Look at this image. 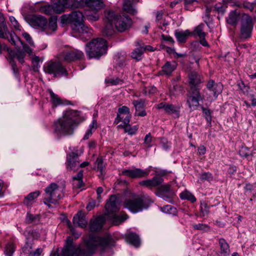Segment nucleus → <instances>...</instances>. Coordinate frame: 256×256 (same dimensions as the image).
<instances>
[{
	"mask_svg": "<svg viewBox=\"0 0 256 256\" xmlns=\"http://www.w3.org/2000/svg\"><path fill=\"white\" fill-rule=\"evenodd\" d=\"M240 22V37L244 39L250 38L253 29V23L252 17H242Z\"/></svg>",
	"mask_w": 256,
	"mask_h": 256,
	"instance_id": "9b49d317",
	"label": "nucleus"
},
{
	"mask_svg": "<svg viewBox=\"0 0 256 256\" xmlns=\"http://www.w3.org/2000/svg\"><path fill=\"white\" fill-rule=\"evenodd\" d=\"M97 128V122L96 120L94 119L92 120V122L89 125L88 130H90V131L94 132Z\"/></svg>",
	"mask_w": 256,
	"mask_h": 256,
	"instance_id": "69168bd1",
	"label": "nucleus"
},
{
	"mask_svg": "<svg viewBox=\"0 0 256 256\" xmlns=\"http://www.w3.org/2000/svg\"><path fill=\"white\" fill-rule=\"evenodd\" d=\"M226 6L224 4H222L221 3L216 4L214 8L209 10L208 8H206V11H214L218 12V14H224L226 11Z\"/></svg>",
	"mask_w": 256,
	"mask_h": 256,
	"instance_id": "72a5a7b5",
	"label": "nucleus"
},
{
	"mask_svg": "<svg viewBox=\"0 0 256 256\" xmlns=\"http://www.w3.org/2000/svg\"><path fill=\"white\" fill-rule=\"evenodd\" d=\"M202 112L206 119L208 122L212 121L211 112L209 109L202 107Z\"/></svg>",
	"mask_w": 256,
	"mask_h": 256,
	"instance_id": "4d7b16f0",
	"label": "nucleus"
},
{
	"mask_svg": "<svg viewBox=\"0 0 256 256\" xmlns=\"http://www.w3.org/2000/svg\"><path fill=\"white\" fill-rule=\"evenodd\" d=\"M206 88L212 92L214 98L216 99L218 94L222 91L223 86L220 82H215L212 80H208L206 84Z\"/></svg>",
	"mask_w": 256,
	"mask_h": 256,
	"instance_id": "6ab92c4d",
	"label": "nucleus"
},
{
	"mask_svg": "<svg viewBox=\"0 0 256 256\" xmlns=\"http://www.w3.org/2000/svg\"><path fill=\"white\" fill-rule=\"evenodd\" d=\"M238 17H227L226 22L232 26H235L238 20Z\"/></svg>",
	"mask_w": 256,
	"mask_h": 256,
	"instance_id": "bf43d9fd",
	"label": "nucleus"
},
{
	"mask_svg": "<svg viewBox=\"0 0 256 256\" xmlns=\"http://www.w3.org/2000/svg\"><path fill=\"white\" fill-rule=\"evenodd\" d=\"M157 109H163L166 113L173 116L174 118H178L180 114V107L176 105L165 102H160L156 105Z\"/></svg>",
	"mask_w": 256,
	"mask_h": 256,
	"instance_id": "dca6fc26",
	"label": "nucleus"
},
{
	"mask_svg": "<svg viewBox=\"0 0 256 256\" xmlns=\"http://www.w3.org/2000/svg\"><path fill=\"white\" fill-rule=\"evenodd\" d=\"M126 242L134 246L138 247L140 244V238L138 234L134 232H130L126 236Z\"/></svg>",
	"mask_w": 256,
	"mask_h": 256,
	"instance_id": "a878e982",
	"label": "nucleus"
},
{
	"mask_svg": "<svg viewBox=\"0 0 256 256\" xmlns=\"http://www.w3.org/2000/svg\"><path fill=\"white\" fill-rule=\"evenodd\" d=\"M191 35V32L188 30H176L174 31V36L177 41L180 44L186 42L188 36Z\"/></svg>",
	"mask_w": 256,
	"mask_h": 256,
	"instance_id": "393cba45",
	"label": "nucleus"
},
{
	"mask_svg": "<svg viewBox=\"0 0 256 256\" xmlns=\"http://www.w3.org/2000/svg\"><path fill=\"white\" fill-rule=\"evenodd\" d=\"M83 178V170H80L76 175L72 177L74 181H76V183L74 182L73 184H75L78 188H81L82 186L84 183L82 181Z\"/></svg>",
	"mask_w": 256,
	"mask_h": 256,
	"instance_id": "f704fd0d",
	"label": "nucleus"
},
{
	"mask_svg": "<svg viewBox=\"0 0 256 256\" xmlns=\"http://www.w3.org/2000/svg\"><path fill=\"white\" fill-rule=\"evenodd\" d=\"M125 118H126V114H121V116H120V114H117V116L115 119V122L116 124H118L119 122H122L124 123V125L128 124L131 118H128V122L125 121Z\"/></svg>",
	"mask_w": 256,
	"mask_h": 256,
	"instance_id": "5fc2aeb1",
	"label": "nucleus"
},
{
	"mask_svg": "<svg viewBox=\"0 0 256 256\" xmlns=\"http://www.w3.org/2000/svg\"><path fill=\"white\" fill-rule=\"evenodd\" d=\"M210 206L205 202H202L200 203V212L203 216L208 215L209 212Z\"/></svg>",
	"mask_w": 256,
	"mask_h": 256,
	"instance_id": "3c124183",
	"label": "nucleus"
},
{
	"mask_svg": "<svg viewBox=\"0 0 256 256\" xmlns=\"http://www.w3.org/2000/svg\"><path fill=\"white\" fill-rule=\"evenodd\" d=\"M158 188L159 192L164 194L172 192L170 190V186L168 184L160 185L158 187Z\"/></svg>",
	"mask_w": 256,
	"mask_h": 256,
	"instance_id": "603ef678",
	"label": "nucleus"
},
{
	"mask_svg": "<svg viewBox=\"0 0 256 256\" xmlns=\"http://www.w3.org/2000/svg\"><path fill=\"white\" fill-rule=\"evenodd\" d=\"M188 78L190 88L187 94V103L189 108L194 110L199 106V102L204 99L200 94L201 76L196 71H192L188 74Z\"/></svg>",
	"mask_w": 256,
	"mask_h": 256,
	"instance_id": "7ed1b4c3",
	"label": "nucleus"
},
{
	"mask_svg": "<svg viewBox=\"0 0 256 256\" xmlns=\"http://www.w3.org/2000/svg\"><path fill=\"white\" fill-rule=\"evenodd\" d=\"M105 222V218L100 216L94 220H92L90 224V230L91 232L100 230L102 227Z\"/></svg>",
	"mask_w": 256,
	"mask_h": 256,
	"instance_id": "4be33fe9",
	"label": "nucleus"
},
{
	"mask_svg": "<svg viewBox=\"0 0 256 256\" xmlns=\"http://www.w3.org/2000/svg\"><path fill=\"white\" fill-rule=\"evenodd\" d=\"M124 129L125 132H128L130 135H134L136 134L138 129L137 126L131 127L129 124H124Z\"/></svg>",
	"mask_w": 256,
	"mask_h": 256,
	"instance_id": "8fccbe9b",
	"label": "nucleus"
},
{
	"mask_svg": "<svg viewBox=\"0 0 256 256\" xmlns=\"http://www.w3.org/2000/svg\"><path fill=\"white\" fill-rule=\"evenodd\" d=\"M172 194L173 192H170L169 193V194H164L162 192H158L156 193V195L158 196L160 198H162L163 200H164L170 203H172L173 202V200H172Z\"/></svg>",
	"mask_w": 256,
	"mask_h": 256,
	"instance_id": "de8ad7c7",
	"label": "nucleus"
},
{
	"mask_svg": "<svg viewBox=\"0 0 256 256\" xmlns=\"http://www.w3.org/2000/svg\"><path fill=\"white\" fill-rule=\"evenodd\" d=\"M122 174L128 176L133 178L146 177L149 174V171L139 168L124 170L122 171Z\"/></svg>",
	"mask_w": 256,
	"mask_h": 256,
	"instance_id": "f3484780",
	"label": "nucleus"
},
{
	"mask_svg": "<svg viewBox=\"0 0 256 256\" xmlns=\"http://www.w3.org/2000/svg\"><path fill=\"white\" fill-rule=\"evenodd\" d=\"M164 182L162 178L158 176H154L151 179H148L140 181L138 184L142 186H145L152 190L154 188H158Z\"/></svg>",
	"mask_w": 256,
	"mask_h": 256,
	"instance_id": "a211bd4d",
	"label": "nucleus"
},
{
	"mask_svg": "<svg viewBox=\"0 0 256 256\" xmlns=\"http://www.w3.org/2000/svg\"><path fill=\"white\" fill-rule=\"evenodd\" d=\"M177 64L175 62H167L162 66L160 72L162 74L170 76L176 69Z\"/></svg>",
	"mask_w": 256,
	"mask_h": 256,
	"instance_id": "b1692460",
	"label": "nucleus"
},
{
	"mask_svg": "<svg viewBox=\"0 0 256 256\" xmlns=\"http://www.w3.org/2000/svg\"><path fill=\"white\" fill-rule=\"evenodd\" d=\"M40 193L41 192L40 190H36L30 193L24 198V204L28 207L31 206L34 202V200L40 195Z\"/></svg>",
	"mask_w": 256,
	"mask_h": 256,
	"instance_id": "cd10ccee",
	"label": "nucleus"
},
{
	"mask_svg": "<svg viewBox=\"0 0 256 256\" xmlns=\"http://www.w3.org/2000/svg\"><path fill=\"white\" fill-rule=\"evenodd\" d=\"M104 22L103 28L102 30V33L104 36L110 37L113 36L116 32V29L114 24L113 18H106L104 17L102 18Z\"/></svg>",
	"mask_w": 256,
	"mask_h": 256,
	"instance_id": "4468645a",
	"label": "nucleus"
},
{
	"mask_svg": "<svg viewBox=\"0 0 256 256\" xmlns=\"http://www.w3.org/2000/svg\"><path fill=\"white\" fill-rule=\"evenodd\" d=\"M64 188L58 186L56 183L50 184L44 190V203L48 208L56 206L59 204V200L64 197Z\"/></svg>",
	"mask_w": 256,
	"mask_h": 256,
	"instance_id": "20e7f679",
	"label": "nucleus"
},
{
	"mask_svg": "<svg viewBox=\"0 0 256 256\" xmlns=\"http://www.w3.org/2000/svg\"><path fill=\"white\" fill-rule=\"evenodd\" d=\"M192 226L194 230H209V226H208V225H207L205 224H193Z\"/></svg>",
	"mask_w": 256,
	"mask_h": 256,
	"instance_id": "13d9d810",
	"label": "nucleus"
},
{
	"mask_svg": "<svg viewBox=\"0 0 256 256\" xmlns=\"http://www.w3.org/2000/svg\"><path fill=\"white\" fill-rule=\"evenodd\" d=\"M40 216L38 214H32L28 213L26 216V221L27 223L37 222L40 220Z\"/></svg>",
	"mask_w": 256,
	"mask_h": 256,
	"instance_id": "37998d69",
	"label": "nucleus"
},
{
	"mask_svg": "<svg viewBox=\"0 0 256 256\" xmlns=\"http://www.w3.org/2000/svg\"><path fill=\"white\" fill-rule=\"evenodd\" d=\"M200 178L202 182H210L213 180L214 177L211 173L209 172H204L200 174Z\"/></svg>",
	"mask_w": 256,
	"mask_h": 256,
	"instance_id": "a18cd8bd",
	"label": "nucleus"
},
{
	"mask_svg": "<svg viewBox=\"0 0 256 256\" xmlns=\"http://www.w3.org/2000/svg\"><path fill=\"white\" fill-rule=\"evenodd\" d=\"M72 222L74 226L80 228H86L88 224V220L86 215L81 211L78 212V213L74 216Z\"/></svg>",
	"mask_w": 256,
	"mask_h": 256,
	"instance_id": "412c9836",
	"label": "nucleus"
},
{
	"mask_svg": "<svg viewBox=\"0 0 256 256\" xmlns=\"http://www.w3.org/2000/svg\"><path fill=\"white\" fill-rule=\"evenodd\" d=\"M152 137L150 133H148L144 137V144L146 145L148 148H150L152 146Z\"/></svg>",
	"mask_w": 256,
	"mask_h": 256,
	"instance_id": "864d4df0",
	"label": "nucleus"
},
{
	"mask_svg": "<svg viewBox=\"0 0 256 256\" xmlns=\"http://www.w3.org/2000/svg\"><path fill=\"white\" fill-rule=\"evenodd\" d=\"M61 23L70 24L72 30L82 33H89L90 29L84 24L87 20L90 22L98 20L99 17H61Z\"/></svg>",
	"mask_w": 256,
	"mask_h": 256,
	"instance_id": "39448f33",
	"label": "nucleus"
},
{
	"mask_svg": "<svg viewBox=\"0 0 256 256\" xmlns=\"http://www.w3.org/2000/svg\"><path fill=\"white\" fill-rule=\"evenodd\" d=\"M32 248V241L27 240L25 246L23 247V252L25 254H29Z\"/></svg>",
	"mask_w": 256,
	"mask_h": 256,
	"instance_id": "6e6d98bb",
	"label": "nucleus"
},
{
	"mask_svg": "<svg viewBox=\"0 0 256 256\" xmlns=\"http://www.w3.org/2000/svg\"><path fill=\"white\" fill-rule=\"evenodd\" d=\"M68 0H58L54 4L56 14H59L64 11L66 8L68 6Z\"/></svg>",
	"mask_w": 256,
	"mask_h": 256,
	"instance_id": "c85d7f7f",
	"label": "nucleus"
},
{
	"mask_svg": "<svg viewBox=\"0 0 256 256\" xmlns=\"http://www.w3.org/2000/svg\"><path fill=\"white\" fill-rule=\"evenodd\" d=\"M248 150L247 148H242L239 151V154L242 157L248 158L249 154L248 152Z\"/></svg>",
	"mask_w": 256,
	"mask_h": 256,
	"instance_id": "e2e57ef3",
	"label": "nucleus"
},
{
	"mask_svg": "<svg viewBox=\"0 0 256 256\" xmlns=\"http://www.w3.org/2000/svg\"><path fill=\"white\" fill-rule=\"evenodd\" d=\"M86 4L87 7L94 12L100 10L104 6L102 0H86Z\"/></svg>",
	"mask_w": 256,
	"mask_h": 256,
	"instance_id": "5701e85b",
	"label": "nucleus"
},
{
	"mask_svg": "<svg viewBox=\"0 0 256 256\" xmlns=\"http://www.w3.org/2000/svg\"><path fill=\"white\" fill-rule=\"evenodd\" d=\"M180 197L182 200H188L192 202H194L196 200L195 196L188 190H184L181 192L180 194Z\"/></svg>",
	"mask_w": 256,
	"mask_h": 256,
	"instance_id": "c9c22d12",
	"label": "nucleus"
},
{
	"mask_svg": "<svg viewBox=\"0 0 256 256\" xmlns=\"http://www.w3.org/2000/svg\"><path fill=\"white\" fill-rule=\"evenodd\" d=\"M26 56L24 52L22 51H19L16 52V56L18 60L21 63L23 64L24 62V58Z\"/></svg>",
	"mask_w": 256,
	"mask_h": 256,
	"instance_id": "052dcab7",
	"label": "nucleus"
},
{
	"mask_svg": "<svg viewBox=\"0 0 256 256\" xmlns=\"http://www.w3.org/2000/svg\"><path fill=\"white\" fill-rule=\"evenodd\" d=\"M144 53L143 47L136 48L131 52V57L137 61H139L142 60Z\"/></svg>",
	"mask_w": 256,
	"mask_h": 256,
	"instance_id": "7c9ffc66",
	"label": "nucleus"
},
{
	"mask_svg": "<svg viewBox=\"0 0 256 256\" xmlns=\"http://www.w3.org/2000/svg\"><path fill=\"white\" fill-rule=\"evenodd\" d=\"M6 50L8 54V57H6V58H7L8 62H9V63L10 64V63L16 62L14 60V58L16 56V52L12 50L11 48L7 47V46H6Z\"/></svg>",
	"mask_w": 256,
	"mask_h": 256,
	"instance_id": "c03bdc74",
	"label": "nucleus"
},
{
	"mask_svg": "<svg viewBox=\"0 0 256 256\" xmlns=\"http://www.w3.org/2000/svg\"><path fill=\"white\" fill-rule=\"evenodd\" d=\"M82 122L80 112L67 110L63 113L62 118L54 122V132L58 136L72 134L74 128Z\"/></svg>",
	"mask_w": 256,
	"mask_h": 256,
	"instance_id": "f03ea898",
	"label": "nucleus"
},
{
	"mask_svg": "<svg viewBox=\"0 0 256 256\" xmlns=\"http://www.w3.org/2000/svg\"><path fill=\"white\" fill-rule=\"evenodd\" d=\"M22 35H23V36L24 37V38L26 39V40L28 42L30 45L34 46V42L32 40L31 36H30V35L28 34L25 32V33H24L22 34Z\"/></svg>",
	"mask_w": 256,
	"mask_h": 256,
	"instance_id": "774afa93",
	"label": "nucleus"
},
{
	"mask_svg": "<svg viewBox=\"0 0 256 256\" xmlns=\"http://www.w3.org/2000/svg\"><path fill=\"white\" fill-rule=\"evenodd\" d=\"M113 18L115 28L119 32H124L130 28L132 20L130 17H106Z\"/></svg>",
	"mask_w": 256,
	"mask_h": 256,
	"instance_id": "f8f14e48",
	"label": "nucleus"
},
{
	"mask_svg": "<svg viewBox=\"0 0 256 256\" xmlns=\"http://www.w3.org/2000/svg\"><path fill=\"white\" fill-rule=\"evenodd\" d=\"M42 252V248H38L34 251H31L28 254L30 256H40Z\"/></svg>",
	"mask_w": 256,
	"mask_h": 256,
	"instance_id": "0e129e2a",
	"label": "nucleus"
},
{
	"mask_svg": "<svg viewBox=\"0 0 256 256\" xmlns=\"http://www.w3.org/2000/svg\"><path fill=\"white\" fill-rule=\"evenodd\" d=\"M0 38L4 39H7L12 44L19 47L22 45V41L20 38L12 32H8V28L4 30L0 26Z\"/></svg>",
	"mask_w": 256,
	"mask_h": 256,
	"instance_id": "ddd939ff",
	"label": "nucleus"
},
{
	"mask_svg": "<svg viewBox=\"0 0 256 256\" xmlns=\"http://www.w3.org/2000/svg\"><path fill=\"white\" fill-rule=\"evenodd\" d=\"M37 11L34 6H31L28 4H25L22 9V14L24 16H27L26 12H34ZM30 16H36V15H31ZM38 16H40L38 15Z\"/></svg>",
	"mask_w": 256,
	"mask_h": 256,
	"instance_id": "e433bc0d",
	"label": "nucleus"
},
{
	"mask_svg": "<svg viewBox=\"0 0 256 256\" xmlns=\"http://www.w3.org/2000/svg\"><path fill=\"white\" fill-rule=\"evenodd\" d=\"M38 11L45 14L50 15L56 13L55 6L50 4H46L40 6L38 8Z\"/></svg>",
	"mask_w": 256,
	"mask_h": 256,
	"instance_id": "c756f323",
	"label": "nucleus"
},
{
	"mask_svg": "<svg viewBox=\"0 0 256 256\" xmlns=\"http://www.w3.org/2000/svg\"><path fill=\"white\" fill-rule=\"evenodd\" d=\"M113 244L114 242L110 236L101 238L90 234L88 238L84 240V247L80 250L74 245L72 238L68 236L62 250V254L63 256H78L82 254L84 256H92L97 246H99L101 248L102 256H111L113 254L111 247Z\"/></svg>",
	"mask_w": 256,
	"mask_h": 256,
	"instance_id": "f257e3e1",
	"label": "nucleus"
},
{
	"mask_svg": "<svg viewBox=\"0 0 256 256\" xmlns=\"http://www.w3.org/2000/svg\"><path fill=\"white\" fill-rule=\"evenodd\" d=\"M219 244L220 246V256H229L230 249L229 244L226 241L222 238L219 239Z\"/></svg>",
	"mask_w": 256,
	"mask_h": 256,
	"instance_id": "bb28decb",
	"label": "nucleus"
},
{
	"mask_svg": "<svg viewBox=\"0 0 256 256\" xmlns=\"http://www.w3.org/2000/svg\"><path fill=\"white\" fill-rule=\"evenodd\" d=\"M160 144L162 147V148L164 150H168L170 146V144L168 142V140L166 139H164V138H162L161 140V141H160Z\"/></svg>",
	"mask_w": 256,
	"mask_h": 256,
	"instance_id": "338daca9",
	"label": "nucleus"
},
{
	"mask_svg": "<svg viewBox=\"0 0 256 256\" xmlns=\"http://www.w3.org/2000/svg\"><path fill=\"white\" fill-rule=\"evenodd\" d=\"M49 92L51 100L56 106L64 104L62 100L56 94H54L52 90H49Z\"/></svg>",
	"mask_w": 256,
	"mask_h": 256,
	"instance_id": "79ce46f5",
	"label": "nucleus"
},
{
	"mask_svg": "<svg viewBox=\"0 0 256 256\" xmlns=\"http://www.w3.org/2000/svg\"><path fill=\"white\" fill-rule=\"evenodd\" d=\"M104 166L105 165L102 157L98 158L94 164L95 170H97L98 171H100L101 174H102V172L104 170Z\"/></svg>",
	"mask_w": 256,
	"mask_h": 256,
	"instance_id": "58836bf2",
	"label": "nucleus"
},
{
	"mask_svg": "<svg viewBox=\"0 0 256 256\" xmlns=\"http://www.w3.org/2000/svg\"><path fill=\"white\" fill-rule=\"evenodd\" d=\"M106 83L108 86H116L124 83V80L118 78H107L105 80Z\"/></svg>",
	"mask_w": 256,
	"mask_h": 256,
	"instance_id": "4c0bfd02",
	"label": "nucleus"
},
{
	"mask_svg": "<svg viewBox=\"0 0 256 256\" xmlns=\"http://www.w3.org/2000/svg\"><path fill=\"white\" fill-rule=\"evenodd\" d=\"M204 24H201L194 28V30L191 32V35L194 36H198L199 38L206 37V33L204 32Z\"/></svg>",
	"mask_w": 256,
	"mask_h": 256,
	"instance_id": "2f4dec72",
	"label": "nucleus"
},
{
	"mask_svg": "<svg viewBox=\"0 0 256 256\" xmlns=\"http://www.w3.org/2000/svg\"><path fill=\"white\" fill-rule=\"evenodd\" d=\"M25 20L32 27L42 30H50L54 31L57 28V17H50L48 24L45 17H24Z\"/></svg>",
	"mask_w": 256,
	"mask_h": 256,
	"instance_id": "1a4fd4ad",
	"label": "nucleus"
},
{
	"mask_svg": "<svg viewBox=\"0 0 256 256\" xmlns=\"http://www.w3.org/2000/svg\"><path fill=\"white\" fill-rule=\"evenodd\" d=\"M11 65L12 69L16 78H19V70L16 66V62L10 64Z\"/></svg>",
	"mask_w": 256,
	"mask_h": 256,
	"instance_id": "680f3d73",
	"label": "nucleus"
},
{
	"mask_svg": "<svg viewBox=\"0 0 256 256\" xmlns=\"http://www.w3.org/2000/svg\"><path fill=\"white\" fill-rule=\"evenodd\" d=\"M160 210L164 213L172 215H176L177 212L176 208L171 205L161 207Z\"/></svg>",
	"mask_w": 256,
	"mask_h": 256,
	"instance_id": "ea45409f",
	"label": "nucleus"
},
{
	"mask_svg": "<svg viewBox=\"0 0 256 256\" xmlns=\"http://www.w3.org/2000/svg\"><path fill=\"white\" fill-rule=\"evenodd\" d=\"M106 41L102 38L92 40L86 44V52L88 58H99L106 52Z\"/></svg>",
	"mask_w": 256,
	"mask_h": 256,
	"instance_id": "0eeeda50",
	"label": "nucleus"
},
{
	"mask_svg": "<svg viewBox=\"0 0 256 256\" xmlns=\"http://www.w3.org/2000/svg\"><path fill=\"white\" fill-rule=\"evenodd\" d=\"M117 114H126V118H125V121L128 122V118H131V114L129 108L126 106H122L118 110V112Z\"/></svg>",
	"mask_w": 256,
	"mask_h": 256,
	"instance_id": "a19ab883",
	"label": "nucleus"
},
{
	"mask_svg": "<svg viewBox=\"0 0 256 256\" xmlns=\"http://www.w3.org/2000/svg\"><path fill=\"white\" fill-rule=\"evenodd\" d=\"M151 201L144 196L134 194L124 202V207L133 213H136L146 209Z\"/></svg>",
	"mask_w": 256,
	"mask_h": 256,
	"instance_id": "423d86ee",
	"label": "nucleus"
},
{
	"mask_svg": "<svg viewBox=\"0 0 256 256\" xmlns=\"http://www.w3.org/2000/svg\"><path fill=\"white\" fill-rule=\"evenodd\" d=\"M14 246L12 243H8L6 246L4 253L6 256H12L14 252Z\"/></svg>",
	"mask_w": 256,
	"mask_h": 256,
	"instance_id": "09e8293b",
	"label": "nucleus"
},
{
	"mask_svg": "<svg viewBox=\"0 0 256 256\" xmlns=\"http://www.w3.org/2000/svg\"><path fill=\"white\" fill-rule=\"evenodd\" d=\"M120 208V201L118 198L115 196H111L108 201L106 204V215L112 214L111 219L114 224L117 225L127 219V214L120 216L116 215V212L118 211Z\"/></svg>",
	"mask_w": 256,
	"mask_h": 256,
	"instance_id": "6e6552de",
	"label": "nucleus"
},
{
	"mask_svg": "<svg viewBox=\"0 0 256 256\" xmlns=\"http://www.w3.org/2000/svg\"><path fill=\"white\" fill-rule=\"evenodd\" d=\"M144 103L145 102L142 99L139 100H134L132 102L136 112L144 108Z\"/></svg>",
	"mask_w": 256,
	"mask_h": 256,
	"instance_id": "49530a36",
	"label": "nucleus"
},
{
	"mask_svg": "<svg viewBox=\"0 0 256 256\" xmlns=\"http://www.w3.org/2000/svg\"><path fill=\"white\" fill-rule=\"evenodd\" d=\"M46 73L54 74V76H66L67 70L60 62H52L47 64L44 66Z\"/></svg>",
	"mask_w": 256,
	"mask_h": 256,
	"instance_id": "9d476101",
	"label": "nucleus"
},
{
	"mask_svg": "<svg viewBox=\"0 0 256 256\" xmlns=\"http://www.w3.org/2000/svg\"><path fill=\"white\" fill-rule=\"evenodd\" d=\"M67 166L68 170H74L78 167L80 160L79 156L77 153L72 152L67 157Z\"/></svg>",
	"mask_w": 256,
	"mask_h": 256,
	"instance_id": "aec40b11",
	"label": "nucleus"
},
{
	"mask_svg": "<svg viewBox=\"0 0 256 256\" xmlns=\"http://www.w3.org/2000/svg\"><path fill=\"white\" fill-rule=\"evenodd\" d=\"M83 56V52L77 50L64 51L60 56L61 59L67 62L80 60Z\"/></svg>",
	"mask_w": 256,
	"mask_h": 256,
	"instance_id": "2eb2a0df",
	"label": "nucleus"
},
{
	"mask_svg": "<svg viewBox=\"0 0 256 256\" xmlns=\"http://www.w3.org/2000/svg\"><path fill=\"white\" fill-rule=\"evenodd\" d=\"M124 10L130 14H137V10L132 6L131 2L130 0H124L123 4Z\"/></svg>",
	"mask_w": 256,
	"mask_h": 256,
	"instance_id": "473e14b6",
	"label": "nucleus"
}]
</instances>
